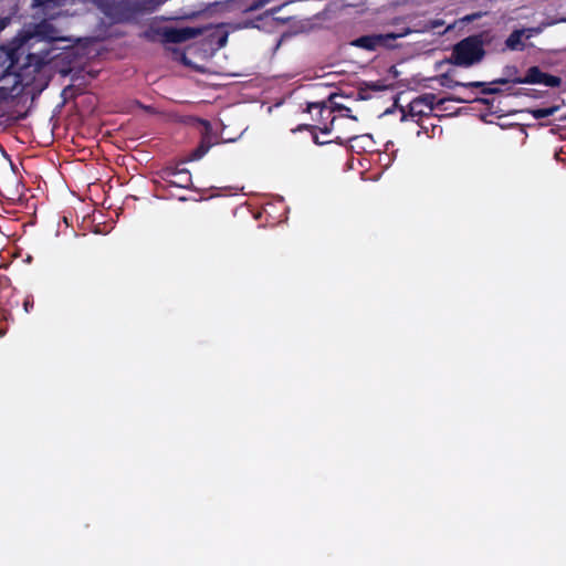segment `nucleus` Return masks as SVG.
Returning <instances> with one entry per match:
<instances>
[{"label":"nucleus","instance_id":"nucleus-27","mask_svg":"<svg viewBox=\"0 0 566 566\" xmlns=\"http://www.w3.org/2000/svg\"><path fill=\"white\" fill-rule=\"evenodd\" d=\"M283 43V35H281L277 40V46H280Z\"/></svg>","mask_w":566,"mask_h":566},{"label":"nucleus","instance_id":"nucleus-31","mask_svg":"<svg viewBox=\"0 0 566 566\" xmlns=\"http://www.w3.org/2000/svg\"><path fill=\"white\" fill-rule=\"evenodd\" d=\"M312 114L316 116L315 118H318V113L314 112Z\"/></svg>","mask_w":566,"mask_h":566},{"label":"nucleus","instance_id":"nucleus-14","mask_svg":"<svg viewBox=\"0 0 566 566\" xmlns=\"http://www.w3.org/2000/svg\"><path fill=\"white\" fill-rule=\"evenodd\" d=\"M434 101H436V97L434 95H431V94H428V95H424L423 97L417 99L413 102V108L417 107L419 104H426L429 109L431 111L434 106Z\"/></svg>","mask_w":566,"mask_h":566},{"label":"nucleus","instance_id":"nucleus-1","mask_svg":"<svg viewBox=\"0 0 566 566\" xmlns=\"http://www.w3.org/2000/svg\"><path fill=\"white\" fill-rule=\"evenodd\" d=\"M0 86L9 87L6 101L13 96L18 86H29L50 62V51L25 52L23 46L0 50Z\"/></svg>","mask_w":566,"mask_h":566},{"label":"nucleus","instance_id":"nucleus-29","mask_svg":"<svg viewBox=\"0 0 566 566\" xmlns=\"http://www.w3.org/2000/svg\"><path fill=\"white\" fill-rule=\"evenodd\" d=\"M495 83L505 84V83H506V80H497Z\"/></svg>","mask_w":566,"mask_h":566},{"label":"nucleus","instance_id":"nucleus-21","mask_svg":"<svg viewBox=\"0 0 566 566\" xmlns=\"http://www.w3.org/2000/svg\"><path fill=\"white\" fill-rule=\"evenodd\" d=\"M9 87L0 86V102L6 101Z\"/></svg>","mask_w":566,"mask_h":566},{"label":"nucleus","instance_id":"nucleus-10","mask_svg":"<svg viewBox=\"0 0 566 566\" xmlns=\"http://www.w3.org/2000/svg\"><path fill=\"white\" fill-rule=\"evenodd\" d=\"M230 2L238 4L242 11L249 12L264 8L271 0H252L251 2L249 0H230Z\"/></svg>","mask_w":566,"mask_h":566},{"label":"nucleus","instance_id":"nucleus-17","mask_svg":"<svg viewBox=\"0 0 566 566\" xmlns=\"http://www.w3.org/2000/svg\"><path fill=\"white\" fill-rule=\"evenodd\" d=\"M484 82H470V83H461V82H455L453 84V86H465V87H482L484 86Z\"/></svg>","mask_w":566,"mask_h":566},{"label":"nucleus","instance_id":"nucleus-16","mask_svg":"<svg viewBox=\"0 0 566 566\" xmlns=\"http://www.w3.org/2000/svg\"><path fill=\"white\" fill-rule=\"evenodd\" d=\"M555 113L554 108H538L534 111V116L536 118H545L552 116Z\"/></svg>","mask_w":566,"mask_h":566},{"label":"nucleus","instance_id":"nucleus-11","mask_svg":"<svg viewBox=\"0 0 566 566\" xmlns=\"http://www.w3.org/2000/svg\"><path fill=\"white\" fill-rule=\"evenodd\" d=\"M523 38H525V31L522 29L513 31L506 39V46L512 51H520L524 49Z\"/></svg>","mask_w":566,"mask_h":566},{"label":"nucleus","instance_id":"nucleus-2","mask_svg":"<svg viewBox=\"0 0 566 566\" xmlns=\"http://www.w3.org/2000/svg\"><path fill=\"white\" fill-rule=\"evenodd\" d=\"M205 32H208L207 39L210 45H214L216 50L222 49L228 42L229 31L224 29V24L207 28H174L159 27L151 28L145 35L155 41L159 39L163 43H184L195 39Z\"/></svg>","mask_w":566,"mask_h":566},{"label":"nucleus","instance_id":"nucleus-19","mask_svg":"<svg viewBox=\"0 0 566 566\" xmlns=\"http://www.w3.org/2000/svg\"><path fill=\"white\" fill-rule=\"evenodd\" d=\"M34 301L31 296H27L23 301V306L27 313L30 312V310L33 307Z\"/></svg>","mask_w":566,"mask_h":566},{"label":"nucleus","instance_id":"nucleus-12","mask_svg":"<svg viewBox=\"0 0 566 566\" xmlns=\"http://www.w3.org/2000/svg\"><path fill=\"white\" fill-rule=\"evenodd\" d=\"M12 290L10 279L8 276L0 275V301L11 296Z\"/></svg>","mask_w":566,"mask_h":566},{"label":"nucleus","instance_id":"nucleus-26","mask_svg":"<svg viewBox=\"0 0 566 566\" xmlns=\"http://www.w3.org/2000/svg\"><path fill=\"white\" fill-rule=\"evenodd\" d=\"M453 99H454V101H457V102H459V103H465V102H468L467 99H464V98H460V97H458V98H453Z\"/></svg>","mask_w":566,"mask_h":566},{"label":"nucleus","instance_id":"nucleus-25","mask_svg":"<svg viewBox=\"0 0 566 566\" xmlns=\"http://www.w3.org/2000/svg\"><path fill=\"white\" fill-rule=\"evenodd\" d=\"M497 90L495 88H488V90H484V93H495Z\"/></svg>","mask_w":566,"mask_h":566},{"label":"nucleus","instance_id":"nucleus-22","mask_svg":"<svg viewBox=\"0 0 566 566\" xmlns=\"http://www.w3.org/2000/svg\"><path fill=\"white\" fill-rule=\"evenodd\" d=\"M280 9H281V7H280V6H276V7H274V8H271L270 10H268V11L265 12V15H266V17H269V15H271V17H272L274 13L279 12V11H280Z\"/></svg>","mask_w":566,"mask_h":566},{"label":"nucleus","instance_id":"nucleus-28","mask_svg":"<svg viewBox=\"0 0 566 566\" xmlns=\"http://www.w3.org/2000/svg\"><path fill=\"white\" fill-rule=\"evenodd\" d=\"M274 20L279 21V22H283V19L280 18V17H273Z\"/></svg>","mask_w":566,"mask_h":566},{"label":"nucleus","instance_id":"nucleus-3","mask_svg":"<svg viewBox=\"0 0 566 566\" xmlns=\"http://www.w3.org/2000/svg\"><path fill=\"white\" fill-rule=\"evenodd\" d=\"M65 0H33V7L41 10V13L49 19H43L39 23H36L33 28V32L24 40V42L20 45L23 46H32L35 42L45 41L46 48L43 50L51 49L49 45L56 40H61L59 30L51 23L50 19H53L57 14V9L63 6Z\"/></svg>","mask_w":566,"mask_h":566},{"label":"nucleus","instance_id":"nucleus-18","mask_svg":"<svg viewBox=\"0 0 566 566\" xmlns=\"http://www.w3.org/2000/svg\"><path fill=\"white\" fill-rule=\"evenodd\" d=\"M564 22H566V18H560V19H556V20H546V21H543L542 24H543L544 29H546L548 27L555 25L557 23H564Z\"/></svg>","mask_w":566,"mask_h":566},{"label":"nucleus","instance_id":"nucleus-24","mask_svg":"<svg viewBox=\"0 0 566 566\" xmlns=\"http://www.w3.org/2000/svg\"><path fill=\"white\" fill-rule=\"evenodd\" d=\"M345 111H346L345 116H347V117H349V118H353V119H356V117H355V116H352V115H349V114H348V113H349V108H346Z\"/></svg>","mask_w":566,"mask_h":566},{"label":"nucleus","instance_id":"nucleus-23","mask_svg":"<svg viewBox=\"0 0 566 566\" xmlns=\"http://www.w3.org/2000/svg\"><path fill=\"white\" fill-rule=\"evenodd\" d=\"M313 138H314V143L317 145H324V144L328 143L327 140H321L316 135H314Z\"/></svg>","mask_w":566,"mask_h":566},{"label":"nucleus","instance_id":"nucleus-9","mask_svg":"<svg viewBox=\"0 0 566 566\" xmlns=\"http://www.w3.org/2000/svg\"><path fill=\"white\" fill-rule=\"evenodd\" d=\"M308 113H318V118H314L315 127L318 128L323 134L331 132L329 125H333L335 116L331 106L322 103H312L307 108Z\"/></svg>","mask_w":566,"mask_h":566},{"label":"nucleus","instance_id":"nucleus-13","mask_svg":"<svg viewBox=\"0 0 566 566\" xmlns=\"http://www.w3.org/2000/svg\"><path fill=\"white\" fill-rule=\"evenodd\" d=\"M210 149V144L206 140H201V143L192 150L190 155L191 160L201 159Z\"/></svg>","mask_w":566,"mask_h":566},{"label":"nucleus","instance_id":"nucleus-5","mask_svg":"<svg viewBox=\"0 0 566 566\" xmlns=\"http://www.w3.org/2000/svg\"><path fill=\"white\" fill-rule=\"evenodd\" d=\"M163 3V0H133L115 6V12L109 14L117 21H127L139 13H151Z\"/></svg>","mask_w":566,"mask_h":566},{"label":"nucleus","instance_id":"nucleus-20","mask_svg":"<svg viewBox=\"0 0 566 566\" xmlns=\"http://www.w3.org/2000/svg\"><path fill=\"white\" fill-rule=\"evenodd\" d=\"M10 23V18H0V32Z\"/></svg>","mask_w":566,"mask_h":566},{"label":"nucleus","instance_id":"nucleus-7","mask_svg":"<svg viewBox=\"0 0 566 566\" xmlns=\"http://www.w3.org/2000/svg\"><path fill=\"white\" fill-rule=\"evenodd\" d=\"M159 176L167 187L188 189L192 185L190 171L178 166L165 167L160 170Z\"/></svg>","mask_w":566,"mask_h":566},{"label":"nucleus","instance_id":"nucleus-6","mask_svg":"<svg viewBox=\"0 0 566 566\" xmlns=\"http://www.w3.org/2000/svg\"><path fill=\"white\" fill-rule=\"evenodd\" d=\"M412 31L410 29H406L403 32L400 33H387V34H369L360 36L354 41H352V45L361 48L367 51H375L378 48L385 46L389 48L391 45V42L403 38L408 34H410Z\"/></svg>","mask_w":566,"mask_h":566},{"label":"nucleus","instance_id":"nucleus-4","mask_svg":"<svg viewBox=\"0 0 566 566\" xmlns=\"http://www.w3.org/2000/svg\"><path fill=\"white\" fill-rule=\"evenodd\" d=\"M483 55L482 42L478 38H468L454 46L452 59L458 65L470 66L481 61Z\"/></svg>","mask_w":566,"mask_h":566},{"label":"nucleus","instance_id":"nucleus-8","mask_svg":"<svg viewBox=\"0 0 566 566\" xmlns=\"http://www.w3.org/2000/svg\"><path fill=\"white\" fill-rule=\"evenodd\" d=\"M518 84H543L549 87H556L560 84V78L542 72L537 66H532L527 70L523 78L514 80Z\"/></svg>","mask_w":566,"mask_h":566},{"label":"nucleus","instance_id":"nucleus-30","mask_svg":"<svg viewBox=\"0 0 566 566\" xmlns=\"http://www.w3.org/2000/svg\"><path fill=\"white\" fill-rule=\"evenodd\" d=\"M6 329H0V337L4 336Z\"/></svg>","mask_w":566,"mask_h":566},{"label":"nucleus","instance_id":"nucleus-15","mask_svg":"<svg viewBox=\"0 0 566 566\" xmlns=\"http://www.w3.org/2000/svg\"><path fill=\"white\" fill-rule=\"evenodd\" d=\"M522 30L525 31V38L530 39L534 35L542 33L545 29H544L543 24L541 23L539 25H537L535 28H525Z\"/></svg>","mask_w":566,"mask_h":566}]
</instances>
